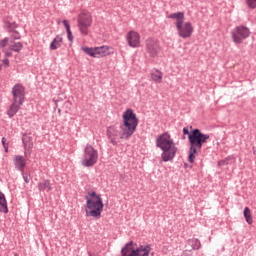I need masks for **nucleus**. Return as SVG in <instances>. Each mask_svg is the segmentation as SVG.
<instances>
[{
	"label": "nucleus",
	"mask_w": 256,
	"mask_h": 256,
	"mask_svg": "<svg viewBox=\"0 0 256 256\" xmlns=\"http://www.w3.org/2000/svg\"><path fill=\"white\" fill-rule=\"evenodd\" d=\"M245 3L249 9H256V0H245Z\"/></svg>",
	"instance_id": "nucleus-25"
},
{
	"label": "nucleus",
	"mask_w": 256,
	"mask_h": 256,
	"mask_svg": "<svg viewBox=\"0 0 256 256\" xmlns=\"http://www.w3.org/2000/svg\"><path fill=\"white\" fill-rule=\"evenodd\" d=\"M78 29L84 37L89 35V28L93 25V15L87 10H82L77 18Z\"/></svg>",
	"instance_id": "nucleus-6"
},
{
	"label": "nucleus",
	"mask_w": 256,
	"mask_h": 256,
	"mask_svg": "<svg viewBox=\"0 0 256 256\" xmlns=\"http://www.w3.org/2000/svg\"><path fill=\"white\" fill-rule=\"evenodd\" d=\"M82 51L89 55L90 57H94L95 59H101L103 57H108V55H113V48L109 46H100V47H82Z\"/></svg>",
	"instance_id": "nucleus-9"
},
{
	"label": "nucleus",
	"mask_w": 256,
	"mask_h": 256,
	"mask_svg": "<svg viewBox=\"0 0 256 256\" xmlns=\"http://www.w3.org/2000/svg\"><path fill=\"white\" fill-rule=\"evenodd\" d=\"M0 213H9V208L7 206V199L5 198V194L0 191Z\"/></svg>",
	"instance_id": "nucleus-18"
},
{
	"label": "nucleus",
	"mask_w": 256,
	"mask_h": 256,
	"mask_svg": "<svg viewBox=\"0 0 256 256\" xmlns=\"http://www.w3.org/2000/svg\"><path fill=\"white\" fill-rule=\"evenodd\" d=\"M22 141L25 148L33 149V143H28L25 139H22Z\"/></svg>",
	"instance_id": "nucleus-30"
},
{
	"label": "nucleus",
	"mask_w": 256,
	"mask_h": 256,
	"mask_svg": "<svg viewBox=\"0 0 256 256\" xmlns=\"http://www.w3.org/2000/svg\"><path fill=\"white\" fill-rule=\"evenodd\" d=\"M99 159V152L91 146V144H87L84 149V154L81 160V165L83 167H93L97 164Z\"/></svg>",
	"instance_id": "nucleus-7"
},
{
	"label": "nucleus",
	"mask_w": 256,
	"mask_h": 256,
	"mask_svg": "<svg viewBox=\"0 0 256 256\" xmlns=\"http://www.w3.org/2000/svg\"><path fill=\"white\" fill-rule=\"evenodd\" d=\"M146 45V51L149 54L150 57H157L161 51V46L159 45V41L153 39V38H148L145 41Z\"/></svg>",
	"instance_id": "nucleus-11"
},
{
	"label": "nucleus",
	"mask_w": 256,
	"mask_h": 256,
	"mask_svg": "<svg viewBox=\"0 0 256 256\" xmlns=\"http://www.w3.org/2000/svg\"><path fill=\"white\" fill-rule=\"evenodd\" d=\"M15 256H19V254H15Z\"/></svg>",
	"instance_id": "nucleus-37"
},
{
	"label": "nucleus",
	"mask_w": 256,
	"mask_h": 256,
	"mask_svg": "<svg viewBox=\"0 0 256 256\" xmlns=\"http://www.w3.org/2000/svg\"><path fill=\"white\" fill-rule=\"evenodd\" d=\"M156 147L161 149V159L165 163L175 159V155H177V146L171 139V135H169V133L164 132L156 137Z\"/></svg>",
	"instance_id": "nucleus-2"
},
{
	"label": "nucleus",
	"mask_w": 256,
	"mask_h": 256,
	"mask_svg": "<svg viewBox=\"0 0 256 256\" xmlns=\"http://www.w3.org/2000/svg\"><path fill=\"white\" fill-rule=\"evenodd\" d=\"M62 45H63V36L57 35L50 43V49L51 51H56V49H60Z\"/></svg>",
	"instance_id": "nucleus-17"
},
{
	"label": "nucleus",
	"mask_w": 256,
	"mask_h": 256,
	"mask_svg": "<svg viewBox=\"0 0 256 256\" xmlns=\"http://www.w3.org/2000/svg\"><path fill=\"white\" fill-rule=\"evenodd\" d=\"M9 44V38H4L0 41V47H7Z\"/></svg>",
	"instance_id": "nucleus-29"
},
{
	"label": "nucleus",
	"mask_w": 256,
	"mask_h": 256,
	"mask_svg": "<svg viewBox=\"0 0 256 256\" xmlns=\"http://www.w3.org/2000/svg\"><path fill=\"white\" fill-rule=\"evenodd\" d=\"M11 53L10 52H6V57H11Z\"/></svg>",
	"instance_id": "nucleus-34"
},
{
	"label": "nucleus",
	"mask_w": 256,
	"mask_h": 256,
	"mask_svg": "<svg viewBox=\"0 0 256 256\" xmlns=\"http://www.w3.org/2000/svg\"><path fill=\"white\" fill-rule=\"evenodd\" d=\"M122 118L123 124L119 126L121 133L120 139L127 141V139H131V137H133V133H135L137 125H139V120L131 108L123 112Z\"/></svg>",
	"instance_id": "nucleus-3"
},
{
	"label": "nucleus",
	"mask_w": 256,
	"mask_h": 256,
	"mask_svg": "<svg viewBox=\"0 0 256 256\" xmlns=\"http://www.w3.org/2000/svg\"><path fill=\"white\" fill-rule=\"evenodd\" d=\"M106 135L112 145H118L121 139V129L117 126H110L107 128Z\"/></svg>",
	"instance_id": "nucleus-13"
},
{
	"label": "nucleus",
	"mask_w": 256,
	"mask_h": 256,
	"mask_svg": "<svg viewBox=\"0 0 256 256\" xmlns=\"http://www.w3.org/2000/svg\"><path fill=\"white\" fill-rule=\"evenodd\" d=\"M184 135H188V139L190 142V150H189V163H195V155L201 152L203 147V143H205L209 139V134L201 133V130L194 129L192 133H189V129L187 127L183 128Z\"/></svg>",
	"instance_id": "nucleus-1"
},
{
	"label": "nucleus",
	"mask_w": 256,
	"mask_h": 256,
	"mask_svg": "<svg viewBox=\"0 0 256 256\" xmlns=\"http://www.w3.org/2000/svg\"><path fill=\"white\" fill-rule=\"evenodd\" d=\"M21 49H23V43L15 42V41L10 42V50L11 51H15V53H19V51H21Z\"/></svg>",
	"instance_id": "nucleus-22"
},
{
	"label": "nucleus",
	"mask_w": 256,
	"mask_h": 256,
	"mask_svg": "<svg viewBox=\"0 0 256 256\" xmlns=\"http://www.w3.org/2000/svg\"><path fill=\"white\" fill-rule=\"evenodd\" d=\"M2 63H3L6 67H9V59L5 58L4 60H2Z\"/></svg>",
	"instance_id": "nucleus-31"
},
{
	"label": "nucleus",
	"mask_w": 256,
	"mask_h": 256,
	"mask_svg": "<svg viewBox=\"0 0 256 256\" xmlns=\"http://www.w3.org/2000/svg\"><path fill=\"white\" fill-rule=\"evenodd\" d=\"M189 245H191L192 249L199 250L201 249V241L197 238H192L188 240Z\"/></svg>",
	"instance_id": "nucleus-24"
},
{
	"label": "nucleus",
	"mask_w": 256,
	"mask_h": 256,
	"mask_svg": "<svg viewBox=\"0 0 256 256\" xmlns=\"http://www.w3.org/2000/svg\"><path fill=\"white\" fill-rule=\"evenodd\" d=\"M21 172H22V177H23L25 183H29L31 181V175H29V174L27 175L23 171H21Z\"/></svg>",
	"instance_id": "nucleus-28"
},
{
	"label": "nucleus",
	"mask_w": 256,
	"mask_h": 256,
	"mask_svg": "<svg viewBox=\"0 0 256 256\" xmlns=\"http://www.w3.org/2000/svg\"><path fill=\"white\" fill-rule=\"evenodd\" d=\"M12 39H21V34L18 31L13 30L11 32Z\"/></svg>",
	"instance_id": "nucleus-26"
},
{
	"label": "nucleus",
	"mask_w": 256,
	"mask_h": 256,
	"mask_svg": "<svg viewBox=\"0 0 256 256\" xmlns=\"http://www.w3.org/2000/svg\"><path fill=\"white\" fill-rule=\"evenodd\" d=\"M90 256H91V254H90Z\"/></svg>",
	"instance_id": "nucleus-39"
},
{
	"label": "nucleus",
	"mask_w": 256,
	"mask_h": 256,
	"mask_svg": "<svg viewBox=\"0 0 256 256\" xmlns=\"http://www.w3.org/2000/svg\"><path fill=\"white\" fill-rule=\"evenodd\" d=\"M150 77H151L152 81H154L155 83H162L163 72H161L159 70H155V71L151 72Z\"/></svg>",
	"instance_id": "nucleus-19"
},
{
	"label": "nucleus",
	"mask_w": 256,
	"mask_h": 256,
	"mask_svg": "<svg viewBox=\"0 0 256 256\" xmlns=\"http://www.w3.org/2000/svg\"><path fill=\"white\" fill-rule=\"evenodd\" d=\"M122 256H149L151 253V246H140L135 250L133 242L126 244L121 250Z\"/></svg>",
	"instance_id": "nucleus-8"
},
{
	"label": "nucleus",
	"mask_w": 256,
	"mask_h": 256,
	"mask_svg": "<svg viewBox=\"0 0 256 256\" xmlns=\"http://www.w3.org/2000/svg\"><path fill=\"white\" fill-rule=\"evenodd\" d=\"M6 141L7 140L5 139V137H3L2 138V145H3L4 149H5V153H9V144H7Z\"/></svg>",
	"instance_id": "nucleus-27"
},
{
	"label": "nucleus",
	"mask_w": 256,
	"mask_h": 256,
	"mask_svg": "<svg viewBox=\"0 0 256 256\" xmlns=\"http://www.w3.org/2000/svg\"><path fill=\"white\" fill-rule=\"evenodd\" d=\"M251 35V30L247 26H236L232 31H231V37L233 43L236 45H241L245 39H249Z\"/></svg>",
	"instance_id": "nucleus-10"
},
{
	"label": "nucleus",
	"mask_w": 256,
	"mask_h": 256,
	"mask_svg": "<svg viewBox=\"0 0 256 256\" xmlns=\"http://www.w3.org/2000/svg\"><path fill=\"white\" fill-rule=\"evenodd\" d=\"M64 105H65L66 107H69V105H71V102L66 101V102L64 103Z\"/></svg>",
	"instance_id": "nucleus-33"
},
{
	"label": "nucleus",
	"mask_w": 256,
	"mask_h": 256,
	"mask_svg": "<svg viewBox=\"0 0 256 256\" xmlns=\"http://www.w3.org/2000/svg\"><path fill=\"white\" fill-rule=\"evenodd\" d=\"M38 189L39 191H51V181L44 180L43 182L38 183Z\"/></svg>",
	"instance_id": "nucleus-20"
},
{
	"label": "nucleus",
	"mask_w": 256,
	"mask_h": 256,
	"mask_svg": "<svg viewBox=\"0 0 256 256\" xmlns=\"http://www.w3.org/2000/svg\"><path fill=\"white\" fill-rule=\"evenodd\" d=\"M63 25L66 29L68 41H70V43H73V33L71 32V27L69 26V22L67 20H63Z\"/></svg>",
	"instance_id": "nucleus-23"
},
{
	"label": "nucleus",
	"mask_w": 256,
	"mask_h": 256,
	"mask_svg": "<svg viewBox=\"0 0 256 256\" xmlns=\"http://www.w3.org/2000/svg\"><path fill=\"white\" fill-rule=\"evenodd\" d=\"M3 69V66L2 65H0V71Z\"/></svg>",
	"instance_id": "nucleus-36"
},
{
	"label": "nucleus",
	"mask_w": 256,
	"mask_h": 256,
	"mask_svg": "<svg viewBox=\"0 0 256 256\" xmlns=\"http://www.w3.org/2000/svg\"><path fill=\"white\" fill-rule=\"evenodd\" d=\"M243 215L246 219V223H248V225H253V216H251V209H249V207L244 208Z\"/></svg>",
	"instance_id": "nucleus-21"
},
{
	"label": "nucleus",
	"mask_w": 256,
	"mask_h": 256,
	"mask_svg": "<svg viewBox=\"0 0 256 256\" xmlns=\"http://www.w3.org/2000/svg\"><path fill=\"white\" fill-rule=\"evenodd\" d=\"M126 41L132 49L141 47V35L135 30H131L126 34Z\"/></svg>",
	"instance_id": "nucleus-12"
},
{
	"label": "nucleus",
	"mask_w": 256,
	"mask_h": 256,
	"mask_svg": "<svg viewBox=\"0 0 256 256\" xmlns=\"http://www.w3.org/2000/svg\"><path fill=\"white\" fill-rule=\"evenodd\" d=\"M23 104H20L19 101L13 100V103L11 104L10 108L8 109L7 115L11 118L15 117L17 115L19 109H21V106Z\"/></svg>",
	"instance_id": "nucleus-16"
},
{
	"label": "nucleus",
	"mask_w": 256,
	"mask_h": 256,
	"mask_svg": "<svg viewBox=\"0 0 256 256\" xmlns=\"http://www.w3.org/2000/svg\"><path fill=\"white\" fill-rule=\"evenodd\" d=\"M59 103H63V100H56V101H55L56 107H59Z\"/></svg>",
	"instance_id": "nucleus-32"
},
{
	"label": "nucleus",
	"mask_w": 256,
	"mask_h": 256,
	"mask_svg": "<svg viewBox=\"0 0 256 256\" xmlns=\"http://www.w3.org/2000/svg\"><path fill=\"white\" fill-rule=\"evenodd\" d=\"M86 217H93V219H101L103 213V199L96 192H90L86 197Z\"/></svg>",
	"instance_id": "nucleus-5"
},
{
	"label": "nucleus",
	"mask_w": 256,
	"mask_h": 256,
	"mask_svg": "<svg viewBox=\"0 0 256 256\" xmlns=\"http://www.w3.org/2000/svg\"><path fill=\"white\" fill-rule=\"evenodd\" d=\"M13 101H18L20 105L25 102V87L21 84H16L12 88Z\"/></svg>",
	"instance_id": "nucleus-14"
},
{
	"label": "nucleus",
	"mask_w": 256,
	"mask_h": 256,
	"mask_svg": "<svg viewBox=\"0 0 256 256\" xmlns=\"http://www.w3.org/2000/svg\"><path fill=\"white\" fill-rule=\"evenodd\" d=\"M155 255L154 253H152V256Z\"/></svg>",
	"instance_id": "nucleus-38"
},
{
	"label": "nucleus",
	"mask_w": 256,
	"mask_h": 256,
	"mask_svg": "<svg viewBox=\"0 0 256 256\" xmlns=\"http://www.w3.org/2000/svg\"><path fill=\"white\" fill-rule=\"evenodd\" d=\"M168 19L175 20V27L177 29L178 36L181 39H191L193 36V24L191 22H185V13L184 12H175L168 15Z\"/></svg>",
	"instance_id": "nucleus-4"
},
{
	"label": "nucleus",
	"mask_w": 256,
	"mask_h": 256,
	"mask_svg": "<svg viewBox=\"0 0 256 256\" xmlns=\"http://www.w3.org/2000/svg\"><path fill=\"white\" fill-rule=\"evenodd\" d=\"M225 163V161H220L219 163H218V165H223Z\"/></svg>",
	"instance_id": "nucleus-35"
},
{
	"label": "nucleus",
	"mask_w": 256,
	"mask_h": 256,
	"mask_svg": "<svg viewBox=\"0 0 256 256\" xmlns=\"http://www.w3.org/2000/svg\"><path fill=\"white\" fill-rule=\"evenodd\" d=\"M26 165L27 160H25V157L21 155L14 156V166L17 171H24Z\"/></svg>",
	"instance_id": "nucleus-15"
}]
</instances>
